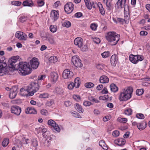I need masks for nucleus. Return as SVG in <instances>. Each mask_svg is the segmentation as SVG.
I'll list each match as a JSON object with an SVG mask.
<instances>
[{"label": "nucleus", "mask_w": 150, "mask_h": 150, "mask_svg": "<svg viewBox=\"0 0 150 150\" xmlns=\"http://www.w3.org/2000/svg\"><path fill=\"white\" fill-rule=\"evenodd\" d=\"M17 62L16 57L12 58L9 61L10 65L8 67L6 63L0 61V75L2 76L5 74H11L12 69L15 68L16 64H15Z\"/></svg>", "instance_id": "f257e3e1"}, {"label": "nucleus", "mask_w": 150, "mask_h": 150, "mask_svg": "<svg viewBox=\"0 0 150 150\" xmlns=\"http://www.w3.org/2000/svg\"><path fill=\"white\" fill-rule=\"evenodd\" d=\"M18 67V72L21 75L25 76L31 72V69L30 65L27 62H20Z\"/></svg>", "instance_id": "f03ea898"}, {"label": "nucleus", "mask_w": 150, "mask_h": 150, "mask_svg": "<svg viewBox=\"0 0 150 150\" xmlns=\"http://www.w3.org/2000/svg\"><path fill=\"white\" fill-rule=\"evenodd\" d=\"M133 88L131 86L125 88L123 92L121 93L119 96V100L121 101H125L130 99L132 95Z\"/></svg>", "instance_id": "7ed1b4c3"}, {"label": "nucleus", "mask_w": 150, "mask_h": 150, "mask_svg": "<svg viewBox=\"0 0 150 150\" xmlns=\"http://www.w3.org/2000/svg\"><path fill=\"white\" fill-rule=\"evenodd\" d=\"M38 82V81L37 80L31 83L30 87H32V91L29 92V96H33L35 93L38 90L39 86Z\"/></svg>", "instance_id": "20e7f679"}, {"label": "nucleus", "mask_w": 150, "mask_h": 150, "mask_svg": "<svg viewBox=\"0 0 150 150\" xmlns=\"http://www.w3.org/2000/svg\"><path fill=\"white\" fill-rule=\"evenodd\" d=\"M71 61L76 67H81L82 66L83 64L81 62V60L78 56H73L72 57Z\"/></svg>", "instance_id": "39448f33"}, {"label": "nucleus", "mask_w": 150, "mask_h": 150, "mask_svg": "<svg viewBox=\"0 0 150 150\" xmlns=\"http://www.w3.org/2000/svg\"><path fill=\"white\" fill-rule=\"evenodd\" d=\"M74 5L71 2H68L64 6V9L67 13H70L72 12L74 9Z\"/></svg>", "instance_id": "423d86ee"}, {"label": "nucleus", "mask_w": 150, "mask_h": 150, "mask_svg": "<svg viewBox=\"0 0 150 150\" xmlns=\"http://www.w3.org/2000/svg\"><path fill=\"white\" fill-rule=\"evenodd\" d=\"M73 75V72L70 71L68 69L64 70L62 74V76L64 79L71 78Z\"/></svg>", "instance_id": "0eeeda50"}, {"label": "nucleus", "mask_w": 150, "mask_h": 150, "mask_svg": "<svg viewBox=\"0 0 150 150\" xmlns=\"http://www.w3.org/2000/svg\"><path fill=\"white\" fill-rule=\"evenodd\" d=\"M48 124L52 127L54 130L58 132H60V129L58 125L57 124L56 122L52 120H50L48 121Z\"/></svg>", "instance_id": "6e6552de"}, {"label": "nucleus", "mask_w": 150, "mask_h": 150, "mask_svg": "<svg viewBox=\"0 0 150 150\" xmlns=\"http://www.w3.org/2000/svg\"><path fill=\"white\" fill-rule=\"evenodd\" d=\"M30 64L33 68L37 69L39 64L38 59L35 57L33 58L30 61Z\"/></svg>", "instance_id": "1a4fd4ad"}, {"label": "nucleus", "mask_w": 150, "mask_h": 150, "mask_svg": "<svg viewBox=\"0 0 150 150\" xmlns=\"http://www.w3.org/2000/svg\"><path fill=\"white\" fill-rule=\"evenodd\" d=\"M21 111V108L18 106H13L11 108V112L18 116L20 115Z\"/></svg>", "instance_id": "9d476101"}, {"label": "nucleus", "mask_w": 150, "mask_h": 150, "mask_svg": "<svg viewBox=\"0 0 150 150\" xmlns=\"http://www.w3.org/2000/svg\"><path fill=\"white\" fill-rule=\"evenodd\" d=\"M18 88L15 86H13L11 88L9 95L11 99L14 98L16 96L18 93Z\"/></svg>", "instance_id": "9b49d317"}, {"label": "nucleus", "mask_w": 150, "mask_h": 150, "mask_svg": "<svg viewBox=\"0 0 150 150\" xmlns=\"http://www.w3.org/2000/svg\"><path fill=\"white\" fill-rule=\"evenodd\" d=\"M59 17L58 12L53 10L51 11L50 14V18L53 21H56Z\"/></svg>", "instance_id": "f8f14e48"}, {"label": "nucleus", "mask_w": 150, "mask_h": 150, "mask_svg": "<svg viewBox=\"0 0 150 150\" xmlns=\"http://www.w3.org/2000/svg\"><path fill=\"white\" fill-rule=\"evenodd\" d=\"M126 2V0H118L115 6L116 9L121 8L124 7Z\"/></svg>", "instance_id": "ddd939ff"}, {"label": "nucleus", "mask_w": 150, "mask_h": 150, "mask_svg": "<svg viewBox=\"0 0 150 150\" xmlns=\"http://www.w3.org/2000/svg\"><path fill=\"white\" fill-rule=\"evenodd\" d=\"M83 39L80 37H78L75 39L74 40L75 45L81 48L83 45Z\"/></svg>", "instance_id": "4468645a"}, {"label": "nucleus", "mask_w": 150, "mask_h": 150, "mask_svg": "<svg viewBox=\"0 0 150 150\" xmlns=\"http://www.w3.org/2000/svg\"><path fill=\"white\" fill-rule=\"evenodd\" d=\"M120 36L119 34L113 32V45H116L119 40Z\"/></svg>", "instance_id": "2eb2a0df"}, {"label": "nucleus", "mask_w": 150, "mask_h": 150, "mask_svg": "<svg viewBox=\"0 0 150 150\" xmlns=\"http://www.w3.org/2000/svg\"><path fill=\"white\" fill-rule=\"evenodd\" d=\"M99 81L100 83H108L109 81V79L107 76L105 75H102L100 77Z\"/></svg>", "instance_id": "dca6fc26"}, {"label": "nucleus", "mask_w": 150, "mask_h": 150, "mask_svg": "<svg viewBox=\"0 0 150 150\" xmlns=\"http://www.w3.org/2000/svg\"><path fill=\"white\" fill-rule=\"evenodd\" d=\"M114 143L118 146H123L126 142L125 140L123 139H118L114 141Z\"/></svg>", "instance_id": "f3484780"}, {"label": "nucleus", "mask_w": 150, "mask_h": 150, "mask_svg": "<svg viewBox=\"0 0 150 150\" xmlns=\"http://www.w3.org/2000/svg\"><path fill=\"white\" fill-rule=\"evenodd\" d=\"M146 127V123L144 121L138 123L137 125V127L140 130L144 129Z\"/></svg>", "instance_id": "a211bd4d"}, {"label": "nucleus", "mask_w": 150, "mask_h": 150, "mask_svg": "<svg viewBox=\"0 0 150 150\" xmlns=\"http://www.w3.org/2000/svg\"><path fill=\"white\" fill-rule=\"evenodd\" d=\"M51 81L54 82H55L58 80V75L55 72H52L50 74Z\"/></svg>", "instance_id": "6ab92c4d"}, {"label": "nucleus", "mask_w": 150, "mask_h": 150, "mask_svg": "<svg viewBox=\"0 0 150 150\" xmlns=\"http://www.w3.org/2000/svg\"><path fill=\"white\" fill-rule=\"evenodd\" d=\"M25 112L27 114H35L37 113L36 110L34 108L28 107L25 110Z\"/></svg>", "instance_id": "aec40b11"}, {"label": "nucleus", "mask_w": 150, "mask_h": 150, "mask_svg": "<svg viewBox=\"0 0 150 150\" xmlns=\"http://www.w3.org/2000/svg\"><path fill=\"white\" fill-rule=\"evenodd\" d=\"M23 5L24 6L32 7L33 5V3L31 0H26L23 2Z\"/></svg>", "instance_id": "412c9836"}, {"label": "nucleus", "mask_w": 150, "mask_h": 150, "mask_svg": "<svg viewBox=\"0 0 150 150\" xmlns=\"http://www.w3.org/2000/svg\"><path fill=\"white\" fill-rule=\"evenodd\" d=\"M55 92L57 95H62L64 94V91L63 88L60 87H57L55 89Z\"/></svg>", "instance_id": "4be33fe9"}, {"label": "nucleus", "mask_w": 150, "mask_h": 150, "mask_svg": "<svg viewBox=\"0 0 150 150\" xmlns=\"http://www.w3.org/2000/svg\"><path fill=\"white\" fill-rule=\"evenodd\" d=\"M137 55H134L131 54L129 56V60L133 63L136 64L137 63Z\"/></svg>", "instance_id": "5701e85b"}, {"label": "nucleus", "mask_w": 150, "mask_h": 150, "mask_svg": "<svg viewBox=\"0 0 150 150\" xmlns=\"http://www.w3.org/2000/svg\"><path fill=\"white\" fill-rule=\"evenodd\" d=\"M106 38L109 42H112V32L108 33L105 36Z\"/></svg>", "instance_id": "b1692460"}, {"label": "nucleus", "mask_w": 150, "mask_h": 150, "mask_svg": "<svg viewBox=\"0 0 150 150\" xmlns=\"http://www.w3.org/2000/svg\"><path fill=\"white\" fill-rule=\"evenodd\" d=\"M97 5L99 8L100 13L102 15H104L105 14V11L101 3L100 2H98Z\"/></svg>", "instance_id": "393cba45"}, {"label": "nucleus", "mask_w": 150, "mask_h": 150, "mask_svg": "<svg viewBox=\"0 0 150 150\" xmlns=\"http://www.w3.org/2000/svg\"><path fill=\"white\" fill-rule=\"evenodd\" d=\"M75 105V108L80 113H83V112L84 110L81 105L78 103H76Z\"/></svg>", "instance_id": "a878e982"}, {"label": "nucleus", "mask_w": 150, "mask_h": 150, "mask_svg": "<svg viewBox=\"0 0 150 150\" xmlns=\"http://www.w3.org/2000/svg\"><path fill=\"white\" fill-rule=\"evenodd\" d=\"M99 144V146L101 147L104 149L106 150L108 149L107 146L105 143L104 141L103 140L100 141Z\"/></svg>", "instance_id": "bb28decb"}, {"label": "nucleus", "mask_w": 150, "mask_h": 150, "mask_svg": "<svg viewBox=\"0 0 150 150\" xmlns=\"http://www.w3.org/2000/svg\"><path fill=\"white\" fill-rule=\"evenodd\" d=\"M80 83V79L79 77L76 78L75 79L74 83L75 87L76 88H78L79 86Z\"/></svg>", "instance_id": "cd10ccee"}, {"label": "nucleus", "mask_w": 150, "mask_h": 150, "mask_svg": "<svg viewBox=\"0 0 150 150\" xmlns=\"http://www.w3.org/2000/svg\"><path fill=\"white\" fill-rule=\"evenodd\" d=\"M62 23L63 26L68 28L71 25V23L68 21H62Z\"/></svg>", "instance_id": "c85d7f7f"}, {"label": "nucleus", "mask_w": 150, "mask_h": 150, "mask_svg": "<svg viewBox=\"0 0 150 150\" xmlns=\"http://www.w3.org/2000/svg\"><path fill=\"white\" fill-rule=\"evenodd\" d=\"M57 58L55 56H52L49 58V61L50 63H54L57 62Z\"/></svg>", "instance_id": "c756f323"}, {"label": "nucleus", "mask_w": 150, "mask_h": 150, "mask_svg": "<svg viewBox=\"0 0 150 150\" xmlns=\"http://www.w3.org/2000/svg\"><path fill=\"white\" fill-rule=\"evenodd\" d=\"M88 99L90 101L96 103H98L99 102V101L98 100L96 99L94 97L92 96H88Z\"/></svg>", "instance_id": "7c9ffc66"}, {"label": "nucleus", "mask_w": 150, "mask_h": 150, "mask_svg": "<svg viewBox=\"0 0 150 150\" xmlns=\"http://www.w3.org/2000/svg\"><path fill=\"white\" fill-rule=\"evenodd\" d=\"M9 142L8 139H4L2 142V145L4 147H6L8 145Z\"/></svg>", "instance_id": "2f4dec72"}, {"label": "nucleus", "mask_w": 150, "mask_h": 150, "mask_svg": "<svg viewBox=\"0 0 150 150\" xmlns=\"http://www.w3.org/2000/svg\"><path fill=\"white\" fill-rule=\"evenodd\" d=\"M85 4L88 8L89 9H91L92 8L91 4L89 2V0H84Z\"/></svg>", "instance_id": "473e14b6"}, {"label": "nucleus", "mask_w": 150, "mask_h": 150, "mask_svg": "<svg viewBox=\"0 0 150 150\" xmlns=\"http://www.w3.org/2000/svg\"><path fill=\"white\" fill-rule=\"evenodd\" d=\"M49 95L47 93H44L40 94L39 96V97L41 98H48Z\"/></svg>", "instance_id": "72a5a7b5"}, {"label": "nucleus", "mask_w": 150, "mask_h": 150, "mask_svg": "<svg viewBox=\"0 0 150 150\" xmlns=\"http://www.w3.org/2000/svg\"><path fill=\"white\" fill-rule=\"evenodd\" d=\"M11 3L12 5L18 6L21 5V2L18 1H11Z\"/></svg>", "instance_id": "f704fd0d"}, {"label": "nucleus", "mask_w": 150, "mask_h": 150, "mask_svg": "<svg viewBox=\"0 0 150 150\" xmlns=\"http://www.w3.org/2000/svg\"><path fill=\"white\" fill-rule=\"evenodd\" d=\"M124 113L125 115H129L132 114V111L131 109L128 108L125 110Z\"/></svg>", "instance_id": "c9c22d12"}, {"label": "nucleus", "mask_w": 150, "mask_h": 150, "mask_svg": "<svg viewBox=\"0 0 150 150\" xmlns=\"http://www.w3.org/2000/svg\"><path fill=\"white\" fill-rule=\"evenodd\" d=\"M27 35L22 32V34H21V36L20 37V40H26L27 38Z\"/></svg>", "instance_id": "e433bc0d"}, {"label": "nucleus", "mask_w": 150, "mask_h": 150, "mask_svg": "<svg viewBox=\"0 0 150 150\" xmlns=\"http://www.w3.org/2000/svg\"><path fill=\"white\" fill-rule=\"evenodd\" d=\"M144 91V90L143 89H138L136 90V94L138 96H140L143 93Z\"/></svg>", "instance_id": "4c0bfd02"}, {"label": "nucleus", "mask_w": 150, "mask_h": 150, "mask_svg": "<svg viewBox=\"0 0 150 150\" xmlns=\"http://www.w3.org/2000/svg\"><path fill=\"white\" fill-rule=\"evenodd\" d=\"M85 86L87 88H90L93 87L94 84L91 82H88L85 84Z\"/></svg>", "instance_id": "58836bf2"}, {"label": "nucleus", "mask_w": 150, "mask_h": 150, "mask_svg": "<svg viewBox=\"0 0 150 150\" xmlns=\"http://www.w3.org/2000/svg\"><path fill=\"white\" fill-rule=\"evenodd\" d=\"M117 120L118 121L122 123H125L127 121V119L125 118L119 117L117 118Z\"/></svg>", "instance_id": "ea45409f"}, {"label": "nucleus", "mask_w": 150, "mask_h": 150, "mask_svg": "<svg viewBox=\"0 0 150 150\" xmlns=\"http://www.w3.org/2000/svg\"><path fill=\"white\" fill-rule=\"evenodd\" d=\"M50 30L51 32L54 33L56 31L57 27L55 25H51L50 27Z\"/></svg>", "instance_id": "a19ab883"}, {"label": "nucleus", "mask_w": 150, "mask_h": 150, "mask_svg": "<svg viewBox=\"0 0 150 150\" xmlns=\"http://www.w3.org/2000/svg\"><path fill=\"white\" fill-rule=\"evenodd\" d=\"M109 96L108 95H104L103 96H100L99 97V99L101 100H108Z\"/></svg>", "instance_id": "79ce46f5"}, {"label": "nucleus", "mask_w": 150, "mask_h": 150, "mask_svg": "<svg viewBox=\"0 0 150 150\" xmlns=\"http://www.w3.org/2000/svg\"><path fill=\"white\" fill-rule=\"evenodd\" d=\"M22 33V32L19 31H17L15 34V36L20 40V37L21 36Z\"/></svg>", "instance_id": "37998d69"}, {"label": "nucleus", "mask_w": 150, "mask_h": 150, "mask_svg": "<svg viewBox=\"0 0 150 150\" xmlns=\"http://www.w3.org/2000/svg\"><path fill=\"white\" fill-rule=\"evenodd\" d=\"M42 142L44 144V146H49V145L50 144L49 142L45 138L42 139Z\"/></svg>", "instance_id": "c03bdc74"}, {"label": "nucleus", "mask_w": 150, "mask_h": 150, "mask_svg": "<svg viewBox=\"0 0 150 150\" xmlns=\"http://www.w3.org/2000/svg\"><path fill=\"white\" fill-rule=\"evenodd\" d=\"M112 5V1L111 0H107L106 2V5L107 7L110 8L111 7Z\"/></svg>", "instance_id": "a18cd8bd"}, {"label": "nucleus", "mask_w": 150, "mask_h": 150, "mask_svg": "<svg viewBox=\"0 0 150 150\" xmlns=\"http://www.w3.org/2000/svg\"><path fill=\"white\" fill-rule=\"evenodd\" d=\"M54 103V101L53 100H51L50 101H47L45 103L46 106H50Z\"/></svg>", "instance_id": "49530a36"}, {"label": "nucleus", "mask_w": 150, "mask_h": 150, "mask_svg": "<svg viewBox=\"0 0 150 150\" xmlns=\"http://www.w3.org/2000/svg\"><path fill=\"white\" fill-rule=\"evenodd\" d=\"M101 55L102 57L104 58H106L109 56V52L108 51L105 52L101 54Z\"/></svg>", "instance_id": "de8ad7c7"}, {"label": "nucleus", "mask_w": 150, "mask_h": 150, "mask_svg": "<svg viewBox=\"0 0 150 150\" xmlns=\"http://www.w3.org/2000/svg\"><path fill=\"white\" fill-rule=\"evenodd\" d=\"M92 105V103L88 101L85 100L83 103V105L86 107Z\"/></svg>", "instance_id": "09e8293b"}, {"label": "nucleus", "mask_w": 150, "mask_h": 150, "mask_svg": "<svg viewBox=\"0 0 150 150\" xmlns=\"http://www.w3.org/2000/svg\"><path fill=\"white\" fill-rule=\"evenodd\" d=\"M40 112L42 115L45 116L47 115L48 114L47 110L44 109H42L41 110Z\"/></svg>", "instance_id": "8fccbe9b"}, {"label": "nucleus", "mask_w": 150, "mask_h": 150, "mask_svg": "<svg viewBox=\"0 0 150 150\" xmlns=\"http://www.w3.org/2000/svg\"><path fill=\"white\" fill-rule=\"evenodd\" d=\"M74 87L75 86L74 83L72 82H70L68 85V88L69 90H72L74 88Z\"/></svg>", "instance_id": "3c124183"}, {"label": "nucleus", "mask_w": 150, "mask_h": 150, "mask_svg": "<svg viewBox=\"0 0 150 150\" xmlns=\"http://www.w3.org/2000/svg\"><path fill=\"white\" fill-rule=\"evenodd\" d=\"M136 117L138 118L139 119H143L144 118V115L141 113L137 114Z\"/></svg>", "instance_id": "603ef678"}, {"label": "nucleus", "mask_w": 150, "mask_h": 150, "mask_svg": "<svg viewBox=\"0 0 150 150\" xmlns=\"http://www.w3.org/2000/svg\"><path fill=\"white\" fill-rule=\"evenodd\" d=\"M90 27L92 30H95L96 29L97 25L95 23H93L91 24Z\"/></svg>", "instance_id": "864d4df0"}, {"label": "nucleus", "mask_w": 150, "mask_h": 150, "mask_svg": "<svg viewBox=\"0 0 150 150\" xmlns=\"http://www.w3.org/2000/svg\"><path fill=\"white\" fill-rule=\"evenodd\" d=\"M73 98L74 100L78 101L79 100H80L81 99L80 96L78 95H73Z\"/></svg>", "instance_id": "5fc2aeb1"}, {"label": "nucleus", "mask_w": 150, "mask_h": 150, "mask_svg": "<svg viewBox=\"0 0 150 150\" xmlns=\"http://www.w3.org/2000/svg\"><path fill=\"white\" fill-rule=\"evenodd\" d=\"M137 63L139 61H142L144 59V57L143 56L140 55H137Z\"/></svg>", "instance_id": "6e6d98bb"}, {"label": "nucleus", "mask_w": 150, "mask_h": 150, "mask_svg": "<svg viewBox=\"0 0 150 150\" xmlns=\"http://www.w3.org/2000/svg\"><path fill=\"white\" fill-rule=\"evenodd\" d=\"M30 87V84L29 86H27L25 88V91L28 92L29 95V92L32 91V87Z\"/></svg>", "instance_id": "4d7b16f0"}, {"label": "nucleus", "mask_w": 150, "mask_h": 150, "mask_svg": "<svg viewBox=\"0 0 150 150\" xmlns=\"http://www.w3.org/2000/svg\"><path fill=\"white\" fill-rule=\"evenodd\" d=\"M64 104L67 107L70 106L72 105V103L69 101L68 100L64 102Z\"/></svg>", "instance_id": "13d9d810"}, {"label": "nucleus", "mask_w": 150, "mask_h": 150, "mask_svg": "<svg viewBox=\"0 0 150 150\" xmlns=\"http://www.w3.org/2000/svg\"><path fill=\"white\" fill-rule=\"evenodd\" d=\"M111 118V117L110 115H108L104 117L103 118V120L104 122L108 121V120Z\"/></svg>", "instance_id": "bf43d9fd"}, {"label": "nucleus", "mask_w": 150, "mask_h": 150, "mask_svg": "<svg viewBox=\"0 0 150 150\" xmlns=\"http://www.w3.org/2000/svg\"><path fill=\"white\" fill-rule=\"evenodd\" d=\"M120 134V132L119 131L115 130L113 132V136L117 137L119 136Z\"/></svg>", "instance_id": "052dcab7"}, {"label": "nucleus", "mask_w": 150, "mask_h": 150, "mask_svg": "<svg viewBox=\"0 0 150 150\" xmlns=\"http://www.w3.org/2000/svg\"><path fill=\"white\" fill-rule=\"evenodd\" d=\"M26 20V17L25 16H21L19 18V20L21 22H23Z\"/></svg>", "instance_id": "680f3d73"}, {"label": "nucleus", "mask_w": 150, "mask_h": 150, "mask_svg": "<svg viewBox=\"0 0 150 150\" xmlns=\"http://www.w3.org/2000/svg\"><path fill=\"white\" fill-rule=\"evenodd\" d=\"M38 6H39L41 7L43 6L44 4V2L42 0H38L37 2Z\"/></svg>", "instance_id": "e2e57ef3"}, {"label": "nucleus", "mask_w": 150, "mask_h": 150, "mask_svg": "<svg viewBox=\"0 0 150 150\" xmlns=\"http://www.w3.org/2000/svg\"><path fill=\"white\" fill-rule=\"evenodd\" d=\"M47 40L51 44H53L54 43V41L52 37H48Z\"/></svg>", "instance_id": "0e129e2a"}, {"label": "nucleus", "mask_w": 150, "mask_h": 150, "mask_svg": "<svg viewBox=\"0 0 150 150\" xmlns=\"http://www.w3.org/2000/svg\"><path fill=\"white\" fill-rule=\"evenodd\" d=\"M93 42L96 44L99 43L100 42V40L99 38H94L93 40Z\"/></svg>", "instance_id": "69168bd1"}, {"label": "nucleus", "mask_w": 150, "mask_h": 150, "mask_svg": "<svg viewBox=\"0 0 150 150\" xmlns=\"http://www.w3.org/2000/svg\"><path fill=\"white\" fill-rule=\"evenodd\" d=\"M118 87L115 84L113 83V92H116L118 91Z\"/></svg>", "instance_id": "338daca9"}, {"label": "nucleus", "mask_w": 150, "mask_h": 150, "mask_svg": "<svg viewBox=\"0 0 150 150\" xmlns=\"http://www.w3.org/2000/svg\"><path fill=\"white\" fill-rule=\"evenodd\" d=\"M32 145L33 146H38V142L37 141L35 140H33L32 142Z\"/></svg>", "instance_id": "774afa93"}]
</instances>
